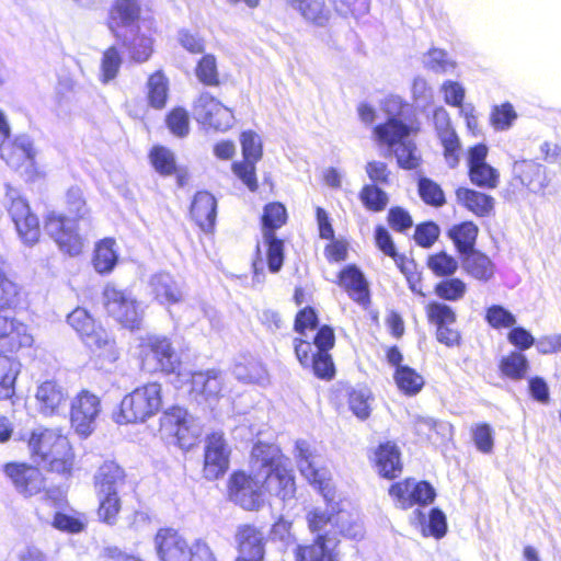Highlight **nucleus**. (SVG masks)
<instances>
[{
	"instance_id": "nucleus-1",
	"label": "nucleus",
	"mask_w": 561,
	"mask_h": 561,
	"mask_svg": "<svg viewBox=\"0 0 561 561\" xmlns=\"http://www.w3.org/2000/svg\"><path fill=\"white\" fill-rule=\"evenodd\" d=\"M251 474L234 472L229 479V499L247 511H256L263 504L265 489L283 501L296 492L295 479L287 459L274 444L256 443L251 451Z\"/></svg>"
},
{
	"instance_id": "nucleus-2",
	"label": "nucleus",
	"mask_w": 561,
	"mask_h": 561,
	"mask_svg": "<svg viewBox=\"0 0 561 561\" xmlns=\"http://www.w3.org/2000/svg\"><path fill=\"white\" fill-rule=\"evenodd\" d=\"M69 325L79 334L82 342L104 364H113L119 357L115 340L84 308H76L67 317Z\"/></svg>"
},
{
	"instance_id": "nucleus-3",
	"label": "nucleus",
	"mask_w": 561,
	"mask_h": 561,
	"mask_svg": "<svg viewBox=\"0 0 561 561\" xmlns=\"http://www.w3.org/2000/svg\"><path fill=\"white\" fill-rule=\"evenodd\" d=\"M334 517L335 514H329L321 508H314L308 513V526L317 537L312 545L297 547L296 561H335L334 538H331Z\"/></svg>"
},
{
	"instance_id": "nucleus-4",
	"label": "nucleus",
	"mask_w": 561,
	"mask_h": 561,
	"mask_svg": "<svg viewBox=\"0 0 561 561\" xmlns=\"http://www.w3.org/2000/svg\"><path fill=\"white\" fill-rule=\"evenodd\" d=\"M162 407V386L148 382L126 394L119 405L116 422L119 424L145 422Z\"/></svg>"
},
{
	"instance_id": "nucleus-5",
	"label": "nucleus",
	"mask_w": 561,
	"mask_h": 561,
	"mask_svg": "<svg viewBox=\"0 0 561 561\" xmlns=\"http://www.w3.org/2000/svg\"><path fill=\"white\" fill-rule=\"evenodd\" d=\"M138 348L144 370L180 375L178 370L181 359L169 337L159 334L142 335L139 337Z\"/></svg>"
},
{
	"instance_id": "nucleus-6",
	"label": "nucleus",
	"mask_w": 561,
	"mask_h": 561,
	"mask_svg": "<svg viewBox=\"0 0 561 561\" xmlns=\"http://www.w3.org/2000/svg\"><path fill=\"white\" fill-rule=\"evenodd\" d=\"M102 301L106 313L116 322L130 330L140 328L146 306L131 291L108 283L104 286Z\"/></svg>"
},
{
	"instance_id": "nucleus-7",
	"label": "nucleus",
	"mask_w": 561,
	"mask_h": 561,
	"mask_svg": "<svg viewBox=\"0 0 561 561\" xmlns=\"http://www.w3.org/2000/svg\"><path fill=\"white\" fill-rule=\"evenodd\" d=\"M382 111L387 121L374 128V135L379 142L391 144L401 139L402 136H410L413 128L405 121L410 105L398 95H390L382 103Z\"/></svg>"
},
{
	"instance_id": "nucleus-8",
	"label": "nucleus",
	"mask_w": 561,
	"mask_h": 561,
	"mask_svg": "<svg viewBox=\"0 0 561 561\" xmlns=\"http://www.w3.org/2000/svg\"><path fill=\"white\" fill-rule=\"evenodd\" d=\"M0 157L27 181L36 176V149L30 136L19 135L12 141L0 139Z\"/></svg>"
},
{
	"instance_id": "nucleus-9",
	"label": "nucleus",
	"mask_w": 561,
	"mask_h": 561,
	"mask_svg": "<svg viewBox=\"0 0 561 561\" xmlns=\"http://www.w3.org/2000/svg\"><path fill=\"white\" fill-rule=\"evenodd\" d=\"M161 432L175 437L181 448H190L202 434L199 423L181 407L168 409L160 419Z\"/></svg>"
},
{
	"instance_id": "nucleus-10",
	"label": "nucleus",
	"mask_w": 561,
	"mask_h": 561,
	"mask_svg": "<svg viewBox=\"0 0 561 561\" xmlns=\"http://www.w3.org/2000/svg\"><path fill=\"white\" fill-rule=\"evenodd\" d=\"M5 198L9 203L8 211L20 238L25 244L33 245L38 241L41 234L37 217L31 213L27 202L20 196L16 190L8 186Z\"/></svg>"
},
{
	"instance_id": "nucleus-11",
	"label": "nucleus",
	"mask_w": 561,
	"mask_h": 561,
	"mask_svg": "<svg viewBox=\"0 0 561 561\" xmlns=\"http://www.w3.org/2000/svg\"><path fill=\"white\" fill-rule=\"evenodd\" d=\"M45 230L62 252L71 256L81 253L83 239L77 231V219L51 211L46 217Z\"/></svg>"
},
{
	"instance_id": "nucleus-12",
	"label": "nucleus",
	"mask_w": 561,
	"mask_h": 561,
	"mask_svg": "<svg viewBox=\"0 0 561 561\" xmlns=\"http://www.w3.org/2000/svg\"><path fill=\"white\" fill-rule=\"evenodd\" d=\"M295 458L301 476L321 492L327 502H331L333 492L329 473L324 468L318 467L313 450L307 440L299 439L296 442Z\"/></svg>"
},
{
	"instance_id": "nucleus-13",
	"label": "nucleus",
	"mask_w": 561,
	"mask_h": 561,
	"mask_svg": "<svg viewBox=\"0 0 561 561\" xmlns=\"http://www.w3.org/2000/svg\"><path fill=\"white\" fill-rule=\"evenodd\" d=\"M100 413V398L88 390L80 391L71 401V425L82 437H88L94 431Z\"/></svg>"
},
{
	"instance_id": "nucleus-14",
	"label": "nucleus",
	"mask_w": 561,
	"mask_h": 561,
	"mask_svg": "<svg viewBox=\"0 0 561 561\" xmlns=\"http://www.w3.org/2000/svg\"><path fill=\"white\" fill-rule=\"evenodd\" d=\"M389 494L394 500L396 506L401 510H408L414 505H428L436 497V491L430 482L415 479H405L391 484Z\"/></svg>"
},
{
	"instance_id": "nucleus-15",
	"label": "nucleus",
	"mask_w": 561,
	"mask_h": 561,
	"mask_svg": "<svg viewBox=\"0 0 561 561\" xmlns=\"http://www.w3.org/2000/svg\"><path fill=\"white\" fill-rule=\"evenodd\" d=\"M194 115L205 127L221 131L229 129L234 121L232 111L208 92L202 93L195 101Z\"/></svg>"
},
{
	"instance_id": "nucleus-16",
	"label": "nucleus",
	"mask_w": 561,
	"mask_h": 561,
	"mask_svg": "<svg viewBox=\"0 0 561 561\" xmlns=\"http://www.w3.org/2000/svg\"><path fill=\"white\" fill-rule=\"evenodd\" d=\"M240 142L244 161L234 162L232 171L250 191L254 192L257 190L255 163L262 158V142L260 136L252 130L243 131Z\"/></svg>"
},
{
	"instance_id": "nucleus-17",
	"label": "nucleus",
	"mask_w": 561,
	"mask_h": 561,
	"mask_svg": "<svg viewBox=\"0 0 561 561\" xmlns=\"http://www.w3.org/2000/svg\"><path fill=\"white\" fill-rule=\"evenodd\" d=\"M229 447L221 432H213L206 437L204 450V477L216 480L224 476L229 467Z\"/></svg>"
},
{
	"instance_id": "nucleus-18",
	"label": "nucleus",
	"mask_w": 561,
	"mask_h": 561,
	"mask_svg": "<svg viewBox=\"0 0 561 561\" xmlns=\"http://www.w3.org/2000/svg\"><path fill=\"white\" fill-rule=\"evenodd\" d=\"M154 547L160 561H192L193 547L174 529L162 528L154 537Z\"/></svg>"
},
{
	"instance_id": "nucleus-19",
	"label": "nucleus",
	"mask_w": 561,
	"mask_h": 561,
	"mask_svg": "<svg viewBox=\"0 0 561 561\" xmlns=\"http://www.w3.org/2000/svg\"><path fill=\"white\" fill-rule=\"evenodd\" d=\"M191 397L198 404L213 407L219 399L222 390L224 376L220 371L210 369L190 375Z\"/></svg>"
},
{
	"instance_id": "nucleus-20",
	"label": "nucleus",
	"mask_w": 561,
	"mask_h": 561,
	"mask_svg": "<svg viewBox=\"0 0 561 561\" xmlns=\"http://www.w3.org/2000/svg\"><path fill=\"white\" fill-rule=\"evenodd\" d=\"M433 123L437 136L444 147L446 162L450 168L458 164L459 138L450 125L448 112L444 107H437L433 112Z\"/></svg>"
},
{
	"instance_id": "nucleus-21",
	"label": "nucleus",
	"mask_w": 561,
	"mask_h": 561,
	"mask_svg": "<svg viewBox=\"0 0 561 561\" xmlns=\"http://www.w3.org/2000/svg\"><path fill=\"white\" fill-rule=\"evenodd\" d=\"M5 474L11 479L15 489L24 496L38 494L44 488V479L37 468L24 463H8Z\"/></svg>"
},
{
	"instance_id": "nucleus-22",
	"label": "nucleus",
	"mask_w": 561,
	"mask_h": 561,
	"mask_svg": "<svg viewBox=\"0 0 561 561\" xmlns=\"http://www.w3.org/2000/svg\"><path fill=\"white\" fill-rule=\"evenodd\" d=\"M35 399L39 412L46 416H51L64 411L68 393L57 381L46 380L37 387Z\"/></svg>"
},
{
	"instance_id": "nucleus-23",
	"label": "nucleus",
	"mask_w": 561,
	"mask_h": 561,
	"mask_svg": "<svg viewBox=\"0 0 561 561\" xmlns=\"http://www.w3.org/2000/svg\"><path fill=\"white\" fill-rule=\"evenodd\" d=\"M240 557L237 560L262 561L265 552L264 534L254 526L239 527L236 536Z\"/></svg>"
},
{
	"instance_id": "nucleus-24",
	"label": "nucleus",
	"mask_w": 561,
	"mask_h": 561,
	"mask_svg": "<svg viewBox=\"0 0 561 561\" xmlns=\"http://www.w3.org/2000/svg\"><path fill=\"white\" fill-rule=\"evenodd\" d=\"M55 445L62 450L66 447V436L55 430L47 428L32 433L28 446L37 466L43 463L50 450L55 448Z\"/></svg>"
},
{
	"instance_id": "nucleus-25",
	"label": "nucleus",
	"mask_w": 561,
	"mask_h": 561,
	"mask_svg": "<svg viewBox=\"0 0 561 561\" xmlns=\"http://www.w3.org/2000/svg\"><path fill=\"white\" fill-rule=\"evenodd\" d=\"M410 523L423 536H433L437 539L443 538L447 531V522L444 512L439 508H432L428 515L422 508H415L410 516Z\"/></svg>"
},
{
	"instance_id": "nucleus-26",
	"label": "nucleus",
	"mask_w": 561,
	"mask_h": 561,
	"mask_svg": "<svg viewBox=\"0 0 561 561\" xmlns=\"http://www.w3.org/2000/svg\"><path fill=\"white\" fill-rule=\"evenodd\" d=\"M191 216L203 231L210 232L217 217L216 198L209 192H197L191 205Z\"/></svg>"
},
{
	"instance_id": "nucleus-27",
	"label": "nucleus",
	"mask_w": 561,
	"mask_h": 561,
	"mask_svg": "<svg viewBox=\"0 0 561 561\" xmlns=\"http://www.w3.org/2000/svg\"><path fill=\"white\" fill-rule=\"evenodd\" d=\"M339 284L355 302L365 305L369 301L368 283L362 271L355 265H347L340 272Z\"/></svg>"
},
{
	"instance_id": "nucleus-28",
	"label": "nucleus",
	"mask_w": 561,
	"mask_h": 561,
	"mask_svg": "<svg viewBox=\"0 0 561 561\" xmlns=\"http://www.w3.org/2000/svg\"><path fill=\"white\" fill-rule=\"evenodd\" d=\"M140 8L137 0H116L110 11V28L116 37H121L117 32L119 26L129 27L135 32L134 22L138 20Z\"/></svg>"
},
{
	"instance_id": "nucleus-29",
	"label": "nucleus",
	"mask_w": 561,
	"mask_h": 561,
	"mask_svg": "<svg viewBox=\"0 0 561 561\" xmlns=\"http://www.w3.org/2000/svg\"><path fill=\"white\" fill-rule=\"evenodd\" d=\"M150 287L154 299L163 306L178 304L183 296L179 284L169 273L154 274L150 279Z\"/></svg>"
},
{
	"instance_id": "nucleus-30",
	"label": "nucleus",
	"mask_w": 561,
	"mask_h": 561,
	"mask_svg": "<svg viewBox=\"0 0 561 561\" xmlns=\"http://www.w3.org/2000/svg\"><path fill=\"white\" fill-rule=\"evenodd\" d=\"M125 483V472L115 461H104L94 476L96 493H118Z\"/></svg>"
},
{
	"instance_id": "nucleus-31",
	"label": "nucleus",
	"mask_w": 561,
	"mask_h": 561,
	"mask_svg": "<svg viewBox=\"0 0 561 561\" xmlns=\"http://www.w3.org/2000/svg\"><path fill=\"white\" fill-rule=\"evenodd\" d=\"M375 465L380 476L393 479L401 473L402 465L398 447L390 443H383L375 451Z\"/></svg>"
},
{
	"instance_id": "nucleus-32",
	"label": "nucleus",
	"mask_w": 561,
	"mask_h": 561,
	"mask_svg": "<svg viewBox=\"0 0 561 561\" xmlns=\"http://www.w3.org/2000/svg\"><path fill=\"white\" fill-rule=\"evenodd\" d=\"M462 268L469 276L483 283L492 279L495 274V264L478 250L462 255Z\"/></svg>"
},
{
	"instance_id": "nucleus-33",
	"label": "nucleus",
	"mask_w": 561,
	"mask_h": 561,
	"mask_svg": "<svg viewBox=\"0 0 561 561\" xmlns=\"http://www.w3.org/2000/svg\"><path fill=\"white\" fill-rule=\"evenodd\" d=\"M456 198L460 205L480 217L490 215L494 206L492 196L467 187L457 188Z\"/></svg>"
},
{
	"instance_id": "nucleus-34",
	"label": "nucleus",
	"mask_w": 561,
	"mask_h": 561,
	"mask_svg": "<svg viewBox=\"0 0 561 561\" xmlns=\"http://www.w3.org/2000/svg\"><path fill=\"white\" fill-rule=\"evenodd\" d=\"M301 16L317 26H324L330 19V10L324 0H287Z\"/></svg>"
},
{
	"instance_id": "nucleus-35",
	"label": "nucleus",
	"mask_w": 561,
	"mask_h": 561,
	"mask_svg": "<svg viewBox=\"0 0 561 561\" xmlns=\"http://www.w3.org/2000/svg\"><path fill=\"white\" fill-rule=\"evenodd\" d=\"M337 535L350 539H359L364 536V528L355 515L347 511L340 510L335 513L331 537L334 538V546L337 542Z\"/></svg>"
},
{
	"instance_id": "nucleus-36",
	"label": "nucleus",
	"mask_w": 561,
	"mask_h": 561,
	"mask_svg": "<svg viewBox=\"0 0 561 561\" xmlns=\"http://www.w3.org/2000/svg\"><path fill=\"white\" fill-rule=\"evenodd\" d=\"M478 232L479 229L473 222L465 221L459 225H455L449 230L448 236L455 243L458 252L461 255H465L471 251H474Z\"/></svg>"
},
{
	"instance_id": "nucleus-37",
	"label": "nucleus",
	"mask_w": 561,
	"mask_h": 561,
	"mask_svg": "<svg viewBox=\"0 0 561 561\" xmlns=\"http://www.w3.org/2000/svg\"><path fill=\"white\" fill-rule=\"evenodd\" d=\"M410 136H402L401 139L387 144L390 148L396 146L393 150L397 158L398 165L405 170H413L419 167L421 156L413 140Z\"/></svg>"
},
{
	"instance_id": "nucleus-38",
	"label": "nucleus",
	"mask_w": 561,
	"mask_h": 561,
	"mask_svg": "<svg viewBox=\"0 0 561 561\" xmlns=\"http://www.w3.org/2000/svg\"><path fill=\"white\" fill-rule=\"evenodd\" d=\"M115 241L106 238L101 240L94 250L93 266L99 274H108L116 266L118 254L114 249Z\"/></svg>"
},
{
	"instance_id": "nucleus-39",
	"label": "nucleus",
	"mask_w": 561,
	"mask_h": 561,
	"mask_svg": "<svg viewBox=\"0 0 561 561\" xmlns=\"http://www.w3.org/2000/svg\"><path fill=\"white\" fill-rule=\"evenodd\" d=\"M72 466L73 453L70 443L66 437V447L61 450L55 446L39 467L60 474H68L70 473Z\"/></svg>"
},
{
	"instance_id": "nucleus-40",
	"label": "nucleus",
	"mask_w": 561,
	"mask_h": 561,
	"mask_svg": "<svg viewBox=\"0 0 561 561\" xmlns=\"http://www.w3.org/2000/svg\"><path fill=\"white\" fill-rule=\"evenodd\" d=\"M20 366L15 358L0 354V400L11 398L14 394V383Z\"/></svg>"
},
{
	"instance_id": "nucleus-41",
	"label": "nucleus",
	"mask_w": 561,
	"mask_h": 561,
	"mask_svg": "<svg viewBox=\"0 0 561 561\" xmlns=\"http://www.w3.org/2000/svg\"><path fill=\"white\" fill-rule=\"evenodd\" d=\"M133 37L124 35L123 44L127 48L129 57L133 61L141 64L147 61L153 51V42L144 34H135L130 32Z\"/></svg>"
},
{
	"instance_id": "nucleus-42",
	"label": "nucleus",
	"mask_w": 561,
	"mask_h": 561,
	"mask_svg": "<svg viewBox=\"0 0 561 561\" xmlns=\"http://www.w3.org/2000/svg\"><path fill=\"white\" fill-rule=\"evenodd\" d=\"M153 169L162 176L172 175L176 171L175 156L164 146H153L149 152Z\"/></svg>"
},
{
	"instance_id": "nucleus-43",
	"label": "nucleus",
	"mask_w": 561,
	"mask_h": 561,
	"mask_svg": "<svg viewBox=\"0 0 561 561\" xmlns=\"http://www.w3.org/2000/svg\"><path fill=\"white\" fill-rule=\"evenodd\" d=\"M394 380L398 388L409 396L420 392L424 385L423 377L409 366H399L394 373Z\"/></svg>"
},
{
	"instance_id": "nucleus-44",
	"label": "nucleus",
	"mask_w": 561,
	"mask_h": 561,
	"mask_svg": "<svg viewBox=\"0 0 561 561\" xmlns=\"http://www.w3.org/2000/svg\"><path fill=\"white\" fill-rule=\"evenodd\" d=\"M263 242L266 247V259L270 272L277 273L284 263V242L275 233L267 231L263 234Z\"/></svg>"
},
{
	"instance_id": "nucleus-45",
	"label": "nucleus",
	"mask_w": 561,
	"mask_h": 561,
	"mask_svg": "<svg viewBox=\"0 0 561 561\" xmlns=\"http://www.w3.org/2000/svg\"><path fill=\"white\" fill-rule=\"evenodd\" d=\"M529 368L526 356L519 352H512L504 356L500 363V369L504 376L519 380L523 379Z\"/></svg>"
},
{
	"instance_id": "nucleus-46",
	"label": "nucleus",
	"mask_w": 561,
	"mask_h": 561,
	"mask_svg": "<svg viewBox=\"0 0 561 561\" xmlns=\"http://www.w3.org/2000/svg\"><path fill=\"white\" fill-rule=\"evenodd\" d=\"M371 401V391L367 387H358L350 392V409L360 420H366L370 415Z\"/></svg>"
},
{
	"instance_id": "nucleus-47",
	"label": "nucleus",
	"mask_w": 561,
	"mask_h": 561,
	"mask_svg": "<svg viewBox=\"0 0 561 561\" xmlns=\"http://www.w3.org/2000/svg\"><path fill=\"white\" fill-rule=\"evenodd\" d=\"M148 98L150 104L156 108L165 105L168 98V80L161 71H157L148 80Z\"/></svg>"
},
{
	"instance_id": "nucleus-48",
	"label": "nucleus",
	"mask_w": 561,
	"mask_h": 561,
	"mask_svg": "<svg viewBox=\"0 0 561 561\" xmlns=\"http://www.w3.org/2000/svg\"><path fill=\"white\" fill-rule=\"evenodd\" d=\"M99 499L98 516L100 520L108 525L116 522L117 515L121 511V500L117 493H96Z\"/></svg>"
},
{
	"instance_id": "nucleus-49",
	"label": "nucleus",
	"mask_w": 561,
	"mask_h": 561,
	"mask_svg": "<svg viewBox=\"0 0 561 561\" xmlns=\"http://www.w3.org/2000/svg\"><path fill=\"white\" fill-rule=\"evenodd\" d=\"M517 117L514 106L510 102H505L493 106L490 121L495 130L504 131L513 126Z\"/></svg>"
},
{
	"instance_id": "nucleus-50",
	"label": "nucleus",
	"mask_w": 561,
	"mask_h": 561,
	"mask_svg": "<svg viewBox=\"0 0 561 561\" xmlns=\"http://www.w3.org/2000/svg\"><path fill=\"white\" fill-rule=\"evenodd\" d=\"M427 266L436 276L445 277L456 273L458 262L454 256L442 251L428 256Z\"/></svg>"
},
{
	"instance_id": "nucleus-51",
	"label": "nucleus",
	"mask_w": 561,
	"mask_h": 561,
	"mask_svg": "<svg viewBox=\"0 0 561 561\" xmlns=\"http://www.w3.org/2000/svg\"><path fill=\"white\" fill-rule=\"evenodd\" d=\"M123 59L116 47H108L102 56L101 60V81L108 83L114 80L119 71Z\"/></svg>"
},
{
	"instance_id": "nucleus-52",
	"label": "nucleus",
	"mask_w": 561,
	"mask_h": 561,
	"mask_svg": "<svg viewBox=\"0 0 561 561\" xmlns=\"http://www.w3.org/2000/svg\"><path fill=\"white\" fill-rule=\"evenodd\" d=\"M286 208L280 203H271L265 206L262 216L263 234L267 231L275 233L286 222Z\"/></svg>"
},
{
	"instance_id": "nucleus-53",
	"label": "nucleus",
	"mask_w": 561,
	"mask_h": 561,
	"mask_svg": "<svg viewBox=\"0 0 561 561\" xmlns=\"http://www.w3.org/2000/svg\"><path fill=\"white\" fill-rule=\"evenodd\" d=\"M359 197L364 206L373 211H381L388 204V195L374 184L364 185Z\"/></svg>"
},
{
	"instance_id": "nucleus-54",
	"label": "nucleus",
	"mask_w": 561,
	"mask_h": 561,
	"mask_svg": "<svg viewBox=\"0 0 561 561\" xmlns=\"http://www.w3.org/2000/svg\"><path fill=\"white\" fill-rule=\"evenodd\" d=\"M417 186L421 198L427 205L440 207L445 204V194L442 187L433 180L421 178Z\"/></svg>"
},
{
	"instance_id": "nucleus-55",
	"label": "nucleus",
	"mask_w": 561,
	"mask_h": 561,
	"mask_svg": "<svg viewBox=\"0 0 561 561\" xmlns=\"http://www.w3.org/2000/svg\"><path fill=\"white\" fill-rule=\"evenodd\" d=\"M424 66L437 73H446L455 68V62L448 57V54L438 48L428 50L423 57Z\"/></svg>"
},
{
	"instance_id": "nucleus-56",
	"label": "nucleus",
	"mask_w": 561,
	"mask_h": 561,
	"mask_svg": "<svg viewBox=\"0 0 561 561\" xmlns=\"http://www.w3.org/2000/svg\"><path fill=\"white\" fill-rule=\"evenodd\" d=\"M466 290V283L459 278H448L437 283L435 286V294L439 298L449 301H457L461 299L465 296Z\"/></svg>"
},
{
	"instance_id": "nucleus-57",
	"label": "nucleus",
	"mask_w": 561,
	"mask_h": 561,
	"mask_svg": "<svg viewBox=\"0 0 561 561\" xmlns=\"http://www.w3.org/2000/svg\"><path fill=\"white\" fill-rule=\"evenodd\" d=\"M485 320L494 329L512 328L516 323L515 316L500 305L486 309Z\"/></svg>"
},
{
	"instance_id": "nucleus-58",
	"label": "nucleus",
	"mask_w": 561,
	"mask_h": 561,
	"mask_svg": "<svg viewBox=\"0 0 561 561\" xmlns=\"http://www.w3.org/2000/svg\"><path fill=\"white\" fill-rule=\"evenodd\" d=\"M470 180L480 187L493 188L499 182V172L490 164L479 165L469 170Z\"/></svg>"
},
{
	"instance_id": "nucleus-59",
	"label": "nucleus",
	"mask_w": 561,
	"mask_h": 561,
	"mask_svg": "<svg viewBox=\"0 0 561 561\" xmlns=\"http://www.w3.org/2000/svg\"><path fill=\"white\" fill-rule=\"evenodd\" d=\"M426 314L430 322L434 323L436 327L451 324L456 321L454 310L449 306L437 301L427 305Z\"/></svg>"
},
{
	"instance_id": "nucleus-60",
	"label": "nucleus",
	"mask_w": 561,
	"mask_h": 561,
	"mask_svg": "<svg viewBox=\"0 0 561 561\" xmlns=\"http://www.w3.org/2000/svg\"><path fill=\"white\" fill-rule=\"evenodd\" d=\"M167 126L176 137H185L190 130L187 112L182 107L173 108L167 116Z\"/></svg>"
},
{
	"instance_id": "nucleus-61",
	"label": "nucleus",
	"mask_w": 561,
	"mask_h": 561,
	"mask_svg": "<svg viewBox=\"0 0 561 561\" xmlns=\"http://www.w3.org/2000/svg\"><path fill=\"white\" fill-rule=\"evenodd\" d=\"M196 76L206 85H217L218 71L216 58L213 55H205L196 67Z\"/></svg>"
},
{
	"instance_id": "nucleus-62",
	"label": "nucleus",
	"mask_w": 561,
	"mask_h": 561,
	"mask_svg": "<svg viewBox=\"0 0 561 561\" xmlns=\"http://www.w3.org/2000/svg\"><path fill=\"white\" fill-rule=\"evenodd\" d=\"M309 367L321 379H331L335 374L334 364L329 352H316V354H312V362Z\"/></svg>"
},
{
	"instance_id": "nucleus-63",
	"label": "nucleus",
	"mask_w": 561,
	"mask_h": 561,
	"mask_svg": "<svg viewBox=\"0 0 561 561\" xmlns=\"http://www.w3.org/2000/svg\"><path fill=\"white\" fill-rule=\"evenodd\" d=\"M541 171L542 167L533 160L515 161L513 164V173L527 186L533 185L534 179L539 176Z\"/></svg>"
},
{
	"instance_id": "nucleus-64",
	"label": "nucleus",
	"mask_w": 561,
	"mask_h": 561,
	"mask_svg": "<svg viewBox=\"0 0 561 561\" xmlns=\"http://www.w3.org/2000/svg\"><path fill=\"white\" fill-rule=\"evenodd\" d=\"M472 439L479 451L489 454L493 449V430L486 423L477 424L472 430Z\"/></svg>"
}]
</instances>
